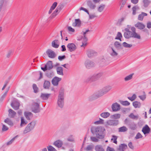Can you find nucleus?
Masks as SVG:
<instances>
[{
    "label": "nucleus",
    "instance_id": "obj_1",
    "mask_svg": "<svg viewBox=\"0 0 151 151\" xmlns=\"http://www.w3.org/2000/svg\"><path fill=\"white\" fill-rule=\"evenodd\" d=\"M111 86L109 85L104 87L101 90L99 91L96 95L97 97L94 98L95 95H93V96L89 97V100L90 101H92L95 98L101 96L107 93L111 89Z\"/></svg>",
    "mask_w": 151,
    "mask_h": 151
},
{
    "label": "nucleus",
    "instance_id": "obj_2",
    "mask_svg": "<svg viewBox=\"0 0 151 151\" xmlns=\"http://www.w3.org/2000/svg\"><path fill=\"white\" fill-rule=\"evenodd\" d=\"M64 89L61 88L59 91L58 98L57 100V104L59 107L62 108L63 107L64 101Z\"/></svg>",
    "mask_w": 151,
    "mask_h": 151
},
{
    "label": "nucleus",
    "instance_id": "obj_3",
    "mask_svg": "<svg viewBox=\"0 0 151 151\" xmlns=\"http://www.w3.org/2000/svg\"><path fill=\"white\" fill-rule=\"evenodd\" d=\"M105 130L104 127H98L95 128L94 133L96 137L99 139H102L104 138V131Z\"/></svg>",
    "mask_w": 151,
    "mask_h": 151
},
{
    "label": "nucleus",
    "instance_id": "obj_4",
    "mask_svg": "<svg viewBox=\"0 0 151 151\" xmlns=\"http://www.w3.org/2000/svg\"><path fill=\"white\" fill-rule=\"evenodd\" d=\"M36 124V122L32 121L29 123L25 127L23 131V133L25 134L32 130L34 128Z\"/></svg>",
    "mask_w": 151,
    "mask_h": 151
},
{
    "label": "nucleus",
    "instance_id": "obj_5",
    "mask_svg": "<svg viewBox=\"0 0 151 151\" xmlns=\"http://www.w3.org/2000/svg\"><path fill=\"white\" fill-rule=\"evenodd\" d=\"M53 65L52 61H48L46 64L45 65L44 67H41V69L44 72H45L47 70H50L52 68Z\"/></svg>",
    "mask_w": 151,
    "mask_h": 151
},
{
    "label": "nucleus",
    "instance_id": "obj_6",
    "mask_svg": "<svg viewBox=\"0 0 151 151\" xmlns=\"http://www.w3.org/2000/svg\"><path fill=\"white\" fill-rule=\"evenodd\" d=\"M90 32V31L89 29H87L85 32H83V37H82V39L83 40L82 42V44L81 45V47H84L86 45V42L88 40V39L86 36V34H87L88 32Z\"/></svg>",
    "mask_w": 151,
    "mask_h": 151
},
{
    "label": "nucleus",
    "instance_id": "obj_7",
    "mask_svg": "<svg viewBox=\"0 0 151 151\" xmlns=\"http://www.w3.org/2000/svg\"><path fill=\"white\" fill-rule=\"evenodd\" d=\"M32 111L33 112L36 113L40 112L39 104L37 103H34L32 108Z\"/></svg>",
    "mask_w": 151,
    "mask_h": 151
},
{
    "label": "nucleus",
    "instance_id": "obj_8",
    "mask_svg": "<svg viewBox=\"0 0 151 151\" xmlns=\"http://www.w3.org/2000/svg\"><path fill=\"white\" fill-rule=\"evenodd\" d=\"M85 65L86 68L88 69L91 68L95 66L94 63L92 61L89 60H86L85 61Z\"/></svg>",
    "mask_w": 151,
    "mask_h": 151
},
{
    "label": "nucleus",
    "instance_id": "obj_9",
    "mask_svg": "<svg viewBox=\"0 0 151 151\" xmlns=\"http://www.w3.org/2000/svg\"><path fill=\"white\" fill-rule=\"evenodd\" d=\"M107 124L109 126H116L119 124V121L117 120H109L107 121Z\"/></svg>",
    "mask_w": 151,
    "mask_h": 151
},
{
    "label": "nucleus",
    "instance_id": "obj_10",
    "mask_svg": "<svg viewBox=\"0 0 151 151\" xmlns=\"http://www.w3.org/2000/svg\"><path fill=\"white\" fill-rule=\"evenodd\" d=\"M46 53L48 57L50 58H54L56 56L55 52L50 49H48L46 51Z\"/></svg>",
    "mask_w": 151,
    "mask_h": 151
},
{
    "label": "nucleus",
    "instance_id": "obj_11",
    "mask_svg": "<svg viewBox=\"0 0 151 151\" xmlns=\"http://www.w3.org/2000/svg\"><path fill=\"white\" fill-rule=\"evenodd\" d=\"M111 108L113 111H117L120 109V106L117 103L113 104L111 106Z\"/></svg>",
    "mask_w": 151,
    "mask_h": 151
},
{
    "label": "nucleus",
    "instance_id": "obj_12",
    "mask_svg": "<svg viewBox=\"0 0 151 151\" xmlns=\"http://www.w3.org/2000/svg\"><path fill=\"white\" fill-rule=\"evenodd\" d=\"M67 47L69 49V50L71 52L74 51L76 49V46L73 43L68 44L67 45Z\"/></svg>",
    "mask_w": 151,
    "mask_h": 151
},
{
    "label": "nucleus",
    "instance_id": "obj_13",
    "mask_svg": "<svg viewBox=\"0 0 151 151\" xmlns=\"http://www.w3.org/2000/svg\"><path fill=\"white\" fill-rule=\"evenodd\" d=\"M61 80V78H59L57 77H55L52 80V83L54 86H57L58 85L59 82Z\"/></svg>",
    "mask_w": 151,
    "mask_h": 151
},
{
    "label": "nucleus",
    "instance_id": "obj_14",
    "mask_svg": "<svg viewBox=\"0 0 151 151\" xmlns=\"http://www.w3.org/2000/svg\"><path fill=\"white\" fill-rule=\"evenodd\" d=\"M150 131V129L147 125H145L142 129V131L144 134L149 133Z\"/></svg>",
    "mask_w": 151,
    "mask_h": 151
},
{
    "label": "nucleus",
    "instance_id": "obj_15",
    "mask_svg": "<svg viewBox=\"0 0 151 151\" xmlns=\"http://www.w3.org/2000/svg\"><path fill=\"white\" fill-rule=\"evenodd\" d=\"M96 81V80L95 77L94 75H93L92 76H89L86 79L85 81L87 83H91Z\"/></svg>",
    "mask_w": 151,
    "mask_h": 151
},
{
    "label": "nucleus",
    "instance_id": "obj_16",
    "mask_svg": "<svg viewBox=\"0 0 151 151\" xmlns=\"http://www.w3.org/2000/svg\"><path fill=\"white\" fill-rule=\"evenodd\" d=\"M97 53L93 50H89L87 52V54L89 58H91L92 57L96 55Z\"/></svg>",
    "mask_w": 151,
    "mask_h": 151
},
{
    "label": "nucleus",
    "instance_id": "obj_17",
    "mask_svg": "<svg viewBox=\"0 0 151 151\" xmlns=\"http://www.w3.org/2000/svg\"><path fill=\"white\" fill-rule=\"evenodd\" d=\"M127 148V145L124 143L121 144L119 146L117 149L119 151H124Z\"/></svg>",
    "mask_w": 151,
    "mask_h": 151
},
{
    "label": "nucleus",
    "instance_id": "obj_18",
    "mask_svg": "<svg viewBox=\"0 0 151 151\" xmlns=\"http://www.w3.org/2000/svg\"><path fill=\"white\" fill-rule=\"evenodd\" d=\"M135 26L139 29L142 30L144 29L145 27V25L143 23L138 22L135 25Z\"/></svg>",
    "mask_w": 151,
    "mask_h": 151
},
{
    "label": "nucleus",
    "instance_id": "obj_19",
    "mask_svg": "<svg viewBox=\"0 0 151 151\" xmlns=\"http://www.w3.org/2000/svg\"><path fill=\"white\" fill-rule=\"evenodd\" d=\"M24 116L27 120H30L33 117V114L31 112L25 111L24 112Z\"/></svg>",
    "mask_w": 151,
    "mask_h": 151
},
{
    "label": "nucleus",
    "instance_id": "obj_20",
    "mask_svg": "<svg viewBox=\"0 0 151 151\" xmlns=\"http://www.w3.org/2000/svg\"><path fill=\"white\" fill-rule=\"evenodd\" d=\"M51 95L50 93H41L40 98L43 100H47L50 97Z\"/></svg>",
    "mask_w": 151,
    "mask_h": 151
},
{
    "label": "nucleus",
    "instance_id": "obj_21",
    "mask_svg": "<svg viewBox=\"0 0 151 151\" xmlns=\"http://www.w3.org/2000/svg\"><path fill=\"white\" fill-rule=\"evenodd\" d=\"M63 144V142L60 140H56L53 143V145L59 148L61 147Z\"/></svg>",
    "mask_w": 151,
    "mask_h": 151
},
{
    "label": "nucleus",
    "instance_id": "obj_22",
    "mask_svg": "<svg viewBox=\"0 0 151 151\" xmlns=\"http://www.w3.org/2000/svg\"><path fill=\"white\" fill-rule=\"evenodd\" d=\"M16 114V112L11 109L9 110V116L10 118H14Z\"/></svg>",
    "mask_w": 151,
    "mask_h": 151
},
{
    "label": "nucleus",
    "instance_id": "obj_23",
    "mask_svg": "<svg viewBox=\"0 0 151 151\" xmlns=\"http://www.w3.org/2000/svg\"><path fill=\"white\" fill-rule=\"evenodd\" d=\"M81 25V22L79 19H75V22L72 24L73 27H80Z\"/></svg>",
    "mask_w": 151,
    "mask_h": 151
},
{
    "label": "nucleus",
    "instance_id": "obj_24",
    "mask_svg": "<svg viewBox=\"0 0 151 151\" xmlns=\"http://www.w3.org/2000/svg\"><path fill=\"white\" fill-rule=\"evenodd\" d=\"M52 46L55 48H58L59 46V41L58 40H55L52 41Z\"/></svg>",
    "mask_w": 151,
    "mask_h": 151
},
{
    "label": "nucleus",
    "instance_id": "obj_25",
    "mask_svg": "<svg viewBox=\"0 0 151 151\" xmlns=\"http://www.w3.org/2000/svg\"><path fill=\"white\" fill-rule=\"evenodd\" d=\"M19 106L20 104L18 102H16L14 104L12 103L11 104V106L15 110L19 109Z\"/></svg>",
    "mask_w": 151,
    "mask_h": 151
},
{
    "label": "nucleus",
    "instance_id": "obj_26",
    "mask_svg": "<svg viewBox=\"0 0 151 151\" xmlns=\"http://www.w3.org/2000/svg\"><path fill=\"white\" fill-rule=\"evenodd\" d=\"M124 36L125 38L129 39L131 37H132V33L131 32H124Z\"/></svg>",
    "mask_w": 151,
    "mask_h": 151
},
{
    "label": "nucleus",
    "instance_id": "obj_27",
    "mask_svg": "<svg viewBox=\"0 0 151 151\" xmlns=\"http://www.w3.org/2000/svg\"><path fill=\"white\" fill-rule=\"evenodd\" d=\"M56 70L57 73L58 74L62 76L63 75V69L62 67H58L56 69Z\"/></svg>",
    "mask_w": 151,
    "mask_h": 151
},
{
    "label": "nucleus",
    "instance_id": "obj_28",
    "mask_svg": "<svg viewBox=\"0 0 151 151\" xmlns=\"http://www.w3.org/2000/svg\"><path fill=\"white\" fill-rule=\"evenodd\" d=\"M95 150L96 151H105L102 146L100 145H97L95 146Z\"/></svg>",
    "mask_w": 151,
    "mask_h": 151
},
{
    "label": "nucleus",
    "instance_id": "obj_29",
    "mask_svg": "<svg viewBox=\"0 0 151 151\" xmlns=\"http://www.w3.org/2000/svg\"><path fill=\"white\" fill-rule=\"evenodd\" d=\"M147 13L144 12H142L141 14L138 15V19L139 20L142 21L144 17V16H147Z\"/></svg>",
    "mask_w": 151,
    "mask_h": 151
},
{
    "label": "nucleus",
    "instance_id": "obj_30",
    "mask_svg": "<svg viewBox=\"0 0 151 151\" xmlns=\"http://www.w3.org/2000/svg\"><path fill=\"white\" fill-rule=\"evenodd\" d=\"M133 105L135 108H140L141 106V103L137 101H135L132 103Z\"/></svg>",
    "mask_w": 151,
    "mask_h": 151
},
{
    "label": "nucleus",
    "instance_id": "obj_31",
    "mask_svg": "<svg viewBox=\"0 0 151 151\" xmlns=\"http://www.w3.org/2000/svg\"><path fill=\"white\" fill-rule=\"evenodd\" d=\"M50 86V82L47 81H45L44 83V88L45 89H48Z\"/></svg>",
    "mask_w": 151,
    "mask_h": 151
},
{
    "label": "nucleus",
    "instance_id": "obj_32",
    "mask_svg": "<svg viewBox=\"0 0 151 151\" xmlns=\"http://www.w3.org/2000/svg\"><path fill=\"white\" fill-rule=\"evenodd\" d=\"M121 114H115L110 116V118L113 119H117L120 117Z\"/></svg>",
    "mask_w": 151,
    "mask_h": 151
},
{
    "label": "nucleus",
    "instance_id": "obj_33",
    "mask_svg": "<svg viewBox=\"0 0 151 151\" xmlns=\"http://www.w3.org/2000/svg\"><path fill=\"white\" fill-rule=\"evenodd\" d=\"M111 48L112 52L110 53V55L113 57H115L117 56L118 53L115 51L112 47H111Z\"/></svg>",
    "mask_w": 151,
    "mask_h": 151
},
{
    "label": "nucleus",
    "instance_id": "obj_34",
    "mask_svg": "<svg viewBox=\"0 0 151 151\" xmlns=\"http://www.w3.org/2000/svg\"><path fill=\"white\" fill-rule=\"evenodd\" d=\"M100 115L102 117L106 118L109 116L110 114L108 112H104L101 113Z\"/></svg>",
    "mask_w": 151,
    "mask_h": 151
},
{
    "label": "nucleus",
    "instance_id": "obj_35",
    "mask_svg": "<svg viewBox=\"0 0 151 151\" xmlns=\"http://www.w3.org/2000/svg\"><path fill=\"white\" fill-rule=\"evenodd\" d=\"M87 4L90 8L91 9H94L96 7L95 5L93 4L91 1H88L87 2Z\"/></svg>",
    "mask_w": 151,
    "mask_h": 151
},
{
    "label": "nucleus",
    "instance_id": "obj_36",
    "mask_svg": "<svg viewBox=\"0 0 151 151\" xmlns=\"http://www.w3.org/2000/svg\"><path fill=\"white\" fill-rule=\"evenodd\" d=\"M27 123V121L25 120L23 117H21V127L25 125Z\"/></svg>",
    "mask_w": 151,
    "mask_h": 151
},
{
    "label": "nucleus",
    "instance_id": "obj_37",
    "mask_svg": "<svg viewBox=\"0 0 151 151\" xmlns=\"http://www.w3.org/2000/svg\"><path fill=\"white\" fill-rule=\"evenodd\" d=\"M132 37L139 40L141 39V37L140 35L137 34L136 32L132 34Z\"/></svg>",
    "mask_w": 151,
    "mask_h": 151
},
{
    "label": "nucleus",
    "instance_id": "obj_38",
    "mask_svg": "<svg viewBox=\"0 0 151 151\" xmlns=\"http://www.w3.org/2000/svg\"><path fill=\"white\" fill-rule=\"evenodd\" d=\"M93 75L95 77V80L96 81L98 80L101 77V76H102V73H100L97 74L95 73Z\"/></svg>",
    "mask_w": 151,
    "mask_h": 151
},
{
    "label": "nucleus",
    "instance_id": "obj_39",
    "mask_svg": "<svg viewBox=\"0 0 151 151\" xmlns=\"http://www.w3.org/2000/svg\"><path fill=\"white\" fill-rule=\"evenodd\" d=\"M60 11L57 8L54 12L50 16L51 18L54 17Z\"/></svg>",
    "mask_w": 151,
    "mask_h": 151
},
{
    "label": "nucleus",
    "instance_id": "obj_40",
    "mask_svg": "<svg viewBox=\"0 0 151 151\" xmlns=\"http://www.w3.org/2000/svg\"><path fill=\"white\" fill-rule=\"evenodd\" d=\"M4 122L9 125L12 126L13 125L12 122L9 118H6L4 120Z\"/></svg>",
    "mask_w": 151,
    "mask_h": 151
},
{
    "label": "nucleus",
    "instance_id": "obj_41",
    "mask_svg": "<svg viewBox=\"0 0 151 151\" xmlns=\"http://www.w3.org/2000/svg\"><path fill=\"white\" fill-rule=\"evenodd\" d=\"M143 94L142 95L139 96L138 97L141 100L144 101L146 98V94L145 91H143Z\"/></svg>",
    "mask_w": 151,
    "mask_h": 151
},
{
    "label": "nucleus",
    "instance_id": "obj_42",
    "mask_svg": "<svg viewBox=\"0 0 151 151\" xmlns=\"http://www.w3.org/2000/svg\"><path fill=\"white\" fill-rule=\"evenodd\" d=\"M115 47L117 49H119L121 47V45L118 42L116 41L114 44Z\"/></svg>",
    "mask_w": 151,
    "mask_h": 151
},
{
    "label": "nucleus",
    "instance_id": "obj_43",
    "mask_svg": "<svg viewBox=\"0 0 151 151\" xmlns=\"http://www.w3.org/2000/svg\"><path fill=\"white\" fill-rule=\"evenodd\" d=\"M45 75L48 78H51L53 76L54 74L53 72H48L46 73Z\"/></svg>",
    "mask_w": 151,
    "mask_h": 151
},
{
    "label": "nucleus",
    "instance_id": "obj_44",
    "mask_svg": "<svg viewBox=\"0 0 151 151\" xmlns=\"http://www.w3.org/2000/svg\"><path fill=\"white\" fill-rule=\"evenodd\" d=\"M122 37V35L121 33L120 32H118L115 38V39L119 40L120 41H121V38Z\"/></svg>",
    "mask_w": 151,
    "mask_h": 151
},
{
    "label": "nucleus",
    "instance_id": "obj_45",
    "mask_svg": "<svg viewBox=\"0 0 151 151\" xmlns=\"http://www.w3.org/2000/svg\"><path fill=\"white\" fill-rule=\"evenodd\" d=\"M129 127L132 130H134L136 128V124L134 123H131L129 125Z\"/></svg>",
    "mask_w": 151,
    "mask_h": 151
},
{
    "label": "nucleus",
    "instance_id": "obj_46",
    "mask_svg": "<svg viewBox=\"0 0 151 151\" xmlns=\"http://www.w3.org/2000/svg\"><path fill=\"white\" fill-rule=\"evenodd\" d=\"M143 6L145 7H147L150 3V1L148 0H143Z\"/></svg>",
    "mask_w": 151,
    "mask_h": 151
},
{
    "label": "nucleus",
    "instance_id": "obj_47",
    "mask_svg": "<svg viewBox=\"0 0 151 151\" xmlns=\"http://www.w3.org/2000/svg\"><path fill=\"white\" fill-rule=\"evenodd\" d=\"M119 102L121 104L124 106H128L130 105V103L127 101H123L122 100H119Z\"/></svg>",
    "mask_w": 151,
    "mask_h": 151
},
{
    "label": "nucleus",
    "instance_id": "obj_48",
    "mask_svg": "<svg viewBox=\"0 0 151 151\" xmlns=\"http://www.w3.org/2000/svg\"><path fill=\"white\" fill-rule=\"evenodd\" d=\"M133 75V74H131L126 77L124 78L125 81H127L131 79L132 78Z\"/></svg>",
    "mask_w": 151,
    "mask_h": 151
},
{
    "label": "nucleus",
    "instance_id": "obj_49",
    "mask_svg": "<svg viewBox=\"0 0 151 151\" xmlns=\"http://www.w3.org/2000/svg\"><path fill=\"white\" fill-rule=\"evenodd\" d=\"M127 129L124 126L122 127L119 129V132H125L127 131Z\"/></svg>",
    "mask_w": 151,
    "mask_h": 151
},
{
    "label": "nucleus",
    "instance_id": "obj_50",
    "mask_svg": "<svg viewBox=\"0 0 151 151\" xmlns=\"http://www.w3.org/2000/svg\"><path fill=\"white\" fill-rule=\"evenodd\" d=\"M33 88L34 91L35 93H37L38 91V88L35 84H33Z\"/></svg>",
    "mask_w": 151,
    "mask_h": 151
},
{
    "label": "nucleus",
    "instance_id": "obj_51",
    "mask_svg": "<svg viewBox=\"0 0 151 151\" xmlns=\"http://www.w3.org/2000/svg\"><path fill=\"white\" fill-rule=\"evenodd\" d=\"M132 14L134 15H135L136 14V11L137 9H139V7L137 6H133L132 8Z\"/></svg>",
    "mask_w": 151,
    "mask_h": 151
},
{
    "label": "nucleus",
    "instance_id": "obj_52",
    "mask_svg": "<svg viewBox=\"0 0 151 151\" xmlns=\"http://www.w3.org/2000/svg\"><path fill=\"white\" fill-rule=\"evenodd\" d=\"M122 45L123 46L125 47L126 48H130L132 47V44H129L126 43L125 42H124L122 43Z\"/></svg>",
    "mask_w": 151,
    "mask_h": 151
},
{
    "label": "nucleus",
    "instance_id": "obj_53",
    "mask_svg": "<svg viewBox=\"0 0 151 151\" xmlns=\"http://www.w3.org/2000/svg\"><path fill=\"white\" fill-rule=\"evenodd\" d=\"M105 7V5L104 4L100 5L98 9V11L99 12H102L103 10Z\"/></svg>",
    "mask_w": 151,
    "mask_h": 151
},
{
    "label": "nucleus",
    "instance_id": "obj_54",
    "mask_svg": "<svg viewBox=\"0 0 151 151\" xmlns=\"http://www.w3.org/2000/svg\"><path fill=\"white\" fill-rule=\"evenodd\" d=\"M93 147L92 145H90L87 146L85 150L86 151H89L93 149Z\"/></svg>",
    "mask_w": 151,
    "mask_h": 151
},
{
    "label": "nucleus",
    "instance_id": "obj_55",
    "mask_svg": "<svg viewBox=\"0 0 151 151\" xmlns=\"http://www.w3.org/2000/svg\"><path fill=\"white\" fill-rule=\"evenodd\" d=\"M64 7V5L63 4H60L57 8L58 9V11H60Z\"/></svg>",
    "mask_w": 151,
    "mask_h": 151
},
{
    "label": "nucleus",
    "instance_id": "obj_56",
    "mask_svg": "<svg viewBox=\"0 0 151 151\" xmlns=\"http://www.w3.org/2000/svg\"><path fill=\"white\" fill-rule=\"evenodd\" d=\"M48 151H57L52 146L50 145L47 147Z\"/></svg>",
    "mask_w": 151,
    "mask_h": 151
},
{
    "label": "nucleus",
    "instance_id": "obj_57",
    "mask_svg": "<svg viewBox=\"0 0 151 151\" xmlns=\"http://www.w3.org/2000/svg\"><path fill=\"white\" fill-rule=\"evenodd\" d=\"M17 137V136H16L15 137H14V138H13L10 141L7 142L6 143V145H9L11 144L14 141V140H15L16 138Z\"/></svg>",
    "mask_w": 151,
    "mask_h": 151
},
{
    "label": "nucleus",
    "instance_id": "obj_58",
    "mask_svg": "<svg viewBox=\"0 0 151 151\" xmlns=\"http://www.w3.org/2000/svg\"><path fill=\"white\" fill-rule=\"evenodd\" d=\"M136 98V96L135 94L133 95L132 97H128V98L131 101H133Z\"/></svg>",
    "mask_w": 151,
    "mask_h": 151
},
{
    "label": "nucleus",
    "instance_id": "obj_59",
    "mask_svg": "<svg viewBox=\"0 0 151 151\" xmlns=\"http://www.w3.org/2000/svg\"><path fill=\"white\" fill-rule=\"evenodd\" d=\"M104 120L101 119H99V120L96 121L95 122L96 124H103L104 123Z\"/></svg>",
    "mask_w": 151,
    "mask_h": 151
},
{
    "label": "nucleus",
    "instance_id": "obj_60",
    "mask_svg": "<svg viewBox=\"0 0 151 151\" xmlns=\"http://www.w3.org/2000/svg\"><path fill=\"white\" fill-rule=\"evenodd\" d=\"M91 140L93 142H98L99 140L95 137H91Z\"/></svg>",
    "mask_w": 151,
    "mask_h": 151
},
{
    "label": "nucleus",
    "instance_id": "obj_61",
    "mask_svg": "<svg viewBox=\"0 0 151 151\" xmlns=\"http://www.w3.org/2000/svg\"><path fill=\"white\" fill-rule=\"evenodd\" d=\"M129 147L132 150H134V147L133 145L132 142H130L128 144V145Z\"/></svg>",
    "mask_w": 151,
    "mask_h": 151
},
{
    "label": "nucleus",
    "instance_id": "obj_62",
    "mask_svg": "<svg viewBox=\"0 0 151 151\" xmlns=\"http://www.w3.org/2000/svg\"><path fill=\"white\" fill-rule=\"evenodd\" d=\"M142 136L141 134L139 132H138L135 138V139H137L142 138Z\"/></svg>",
    "mask_w": 151,
    "mask_h": 151
},
{
    "label": "nucleus",
    "instance_id": "obj_63",
    "mask_svg": "<svg viewBox=\"0 0 151 151\" xmlns=\"http://www.w3.org/2000/svg\"><path fill=\"white\" fill-rule=\"evenodd\" d=\"M57 2H54L52 6H51L50 8H51L53 10L57 6Z\"/></svg>",
    "mask_w": 151,
    "mask_h": 151
},
{
    "label": "nucleus",
    "instance_id": "obj_64",
    "mask_svg": "<svg viewBox=\"0 0 151 151\" xmlns=\"http://www.w3.org/2000/svg\"><path fill=\"white\" fill-rule=\"evenodd\" d=\"M9 128L4 124H3L2 128V131H5L7 130Z\"/></svg>",
    "mask_w": 151,
    "mask_h": 151
}]
</instances>
